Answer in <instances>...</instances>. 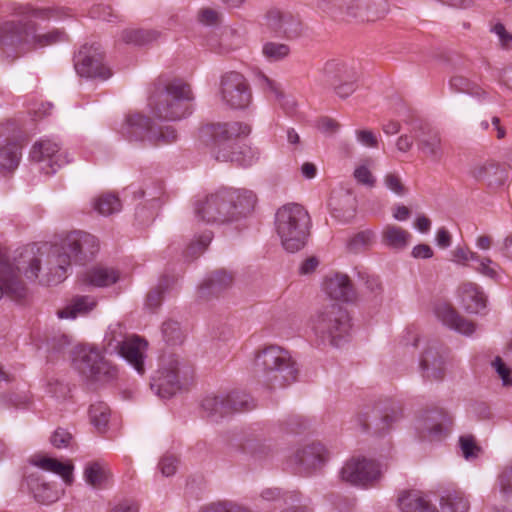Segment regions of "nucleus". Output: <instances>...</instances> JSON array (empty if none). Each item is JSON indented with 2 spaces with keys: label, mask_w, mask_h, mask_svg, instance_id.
I'll list each match as a JSON object with an SVG mask.
<instances>
[{
  "label": "nucleus",
  "mask_w": 512,
  "mask_h": 512,
  "mask_svg": "<svg viewBox=\"0 0 512 512\" xmlns=\"http://www.w3.org/2000/svg\"><path fill=\"white\" fill-rule=\"evenodd\" d=\"M98 247V239L94 235L73 231L65 236L61 244L45 245L38 249L37 254L26 250L13 262L7 255H0V299L4 293L14 299L25 296L20 274L42 285L61 283L66 279L73 260H86L97 252Z\"/></svg>",
  "instance_id": "obj_1"
},
{
  "label": "nucleus",
  "mask_w": 512,
  "mask_h": 512,
  "mask_svg": "<svg viewBox=\"0 0 512 512\" xmlns=\"http://www.w3.org/2000/svg\"><path fill=\"white\" fill-rule=\"evenodd\" d=\"M250 132L248 124L230 121L207 124L200 135L211 140V152L217 160L249 166L259 158V152L245 142Z\"/></svg>",
  "instance_id": "obj_2"
},
{
  "label": "nucleus",
  "mask_w": 512,
  "mask_h": 512,
  "mask_svg": "<svg viewBox=\"0 0 512 512\" xmlns=\"http://www.w3.org/2000/svg\"><path fill=\"white\" fill-rule=\"evenodd\" d=\"M20 14L21 19L8 20L0 24V46L27 52L65 40V34L58 30L39 31L32 21V18L38 17L36 10L25 9Z\"/></svg>",
  "instance_id": "obj_3"
},
{
  "label": "nucleus",
  "mask_w": 512,
  "mask_h": 512,
  "mask_svg": "<svg viewBox=\"0 0 512 512\" xmlns=\"http://www.w3.org/2000/svg\"><path fill=\"white\" fill-rule=\"evenodd\" d=\"M310 217L303 206L287 204L275 215V229L282 247L290 253L301 250L309 236Z\"/></svg>",
  "instance_id": "obj_4"
},
{
  "label": "nucleus",
  "mask_w": 512,
  "mask_h": 512,
  "mask_svg": "<svg viewBox=\"0 0 512 512\" xmlns=\"http://www.w3.org/2000/svg\"><path fill=\"white\" fill-rule=\"evenodd\" d=\"M255 368L263 380L273 387H284L297 379L298 369L290 352L280 346L271 345L259 351L255 357Z\"/></svg>",
  "instance_id": "obj_5"
},
{
  "label": "nucleus",
  "mask_w": 512,
  "mask_h": 512,
  "mask_svg": "<svg viewBox=\"0 0 512 512\" xmlns=\"http://www.w3.org/2000/svg\"><path fill=\"white\" fill-rule=\"evenodd\" d=\"M192 100L190 86L181 80H174L150 98L149 109L156 119L176 121L190 114Z\"/></svg>",
  "instance_id": "obj_6"
},
{
  "label": "nucleus",
  "mask_w": 512,
  "mask_h": 512,
  "mask_svg": "<svg viewBox=\"0 0 512 512\" xmlns=\"http://www.w3.org/2000/svg\"><path fill=\"white\" fill-rule=\"evenodd\" d=\"M308 326L317 341L333 346H338L351 330L347 311L337 304L317 310L310 317Z\"/></svg>",
  "instance_id": "obj_7"
},
{
  "label": "nucleus",
  "mask_w": 512,
  "mask_h": 512,
  "mask_svg": "<svg viewBox=\"0 0 512 512\" xmlns=\"http://www.w3.org/2000/svg\"><path fill=\"white\" fill-rule=\"evenodd\" d=\"M192 373L191 366L177 355L164 354L152 377L151 389L163 399L170 398L189 383Z\"/></svg>",
  "instance_id": "obj_8"
},
{
  "label": "nucleus",
  "mask_w": 512,
  "mask_h": 512,
  "mask_svg": "<svg viewBox=\"0 0 512 512\" xmlns=\"http://www.w3.org/2000/svg\"><path fill=\"white\" fill-rule=\"evenodd\" d=\"M105 341L108 351L120 355L138 374H144L147 341L136 335L126 337L125 329L119 323L109 326Z\"/></svg>",
  "instance_id": "obj_9"
},
{
  "label": "nucleus",
  "mask_w": 512,
  "mask_h": 512,
  "mask_svg": "<svg viewBox=\"0 0 512 512\" xmlns=\"http://www.w3.org/2000/svg\"><path fill=\"white\" fill-rule=\"evenodd\" d=\"M121 133L130 141H140L156 147L172 144L178 138L173 126H156L150 118L141 114L127 117L121 127Z\"/></svg>",
  "instance_id": "obj_10"
},
{
  "label": "nucleus",
  "mask_w": 512,
  "mask_h": 512,
  "mask_svg": "<svg viewBox=\"0 0 512 512\" xmlns=\"http://www.w3.org/2000/svg\"><path fill=\"white\" fill-rule=\"evenodd\" d=\"M255 195L248 190L223 188L214 193L213 205H218V212H211L212 219L225 223L249 212L255 204Z\"/></svg>",
  "instance_id": "obj_11"
},
{
  "label": "nucleus",
  "mask_w": 512,
  "mask_h": 512,
  "mask_svg": "<svg viewBox=\"0 0 512 512\" xmlns=\"http://www.w3.org/2000/svg\"><path fill=\"white\" fill-rule=\"evenodd\" d=\"M74 364L81 374L95 382H108L117 375V369L95 348H79Z\"/></svg>",
  "instance_id": "obj_12"
},
{
  "label": "nucleus",
  "mask_w": 512,
  "mask_h": 512,
  "mask_svg": "<svg viewBox=\"0 0 512 512\" xmlns=\"http://www.w3.org/2000/svg\"><path fill=\"white\" fill-rule=\"evenodd\" d=\"M219 95L221 101L232 109H244L252 100L246 79L237 72H228L221 77Z\"/></svg>",
  "instance_id": "obj_13"
},
{
  "label": "nucleus",
  "mask_w": 512,
  "mask_h": 512,
  "mask_svg": "<svg viewBox=\"0 0 512 512\" xmlns=\"http://www.w3.org/2000/svg\"><path fill=\"white\" fill-rule=\"evenodd\" d=\"M323 76L324 81L342 98L348 97L355 90L354 82L357 79V73L342 62L328 61L323 68Z\"/></svg>",
  "instance_id": "obj_14"
},
{
  "label": "nucleus",
  "mask_w": 512,
  "mask_h": 512,
  "mask_svg": "<svg viewBox=\"0 0 512 512\" xmlns=\"http://www.w3.org/2000/svg\"><path fill=\"white\" fill-rule=\"evenodd\" d=\"M378 464L366 458H352L341 469L342 480L358 486H366L380 477Z\"/></svg>",
  "instance_id": "obj_15"
},
{
  "label": "nucleus",
  "mask_w": 512,
  "mask_h": 512,
  "mask_svg": "<svg viewBox=\"0 0 512 512\" xmlns=\"http://www.w3.org/2000/svg\"><path fill=\"white\" fill-rule=\"evenodd\" d=\"M75 69L80 76L106 80L110 69L103 63V55L96 48L83 47L75 58Z\"/></svg>",
  "instance_id": "obj_16"
},
{
  "label": "nucleus",
  "mask_w": 512,
  "mask_h": 512,
  "mask_svg": "<svg viewBox=\"0 0 512 512\" xmlns=\"http://www.w3.org/2000/svg\"><path fill=\"white\" fill-rule=\"evenodd\" d=\"M329 457V453L323 444L313 442L298 448L291 461L305 471H313L322 466Z\"/></svg>",
  "instance_id": "obj_17"
},
{
  "label": "nucleus",
  "mask_w": 512,
  "mask_h": 512,
  "mask_svg": "<svg viewBox=\"0 0 512 512\" xmlns=\"http://www.w3.org/2000/svg\"><path fill=\"white\" fill-rule=\"evenodd\" d=\"M31 158L36 162H47L54 173L57 168L69 162L67 155L60 152L57 142L47 139L36 142L31 150ZM50 173V171H47Z\"/></svg>",
  "instance_id": "obj_18"
},
{
  "label": "nucleus",
  "mask_w": 512,
  "mask_h": 512,
  "mask_svg": "<svg viewBox=\"0 0 512 512\" xmlns=\"http://www.w3.org/2000/svg\"><path fill=\"white\" fill-rule=\"evenodd\" d=\"M267 26L276 36L294 39L301 35L302 26L298 19L290 13L271 10L266 16Z\"/></svg>",
  "instance_id": "obj_19"
},
{
  "label": "nucleus",
  "mask_w": 512,
  "mask_h": 512,
  "mask_svg": "<svg viewBox=\"0 0 512 512\" xmlns=\"http://www.w3.org/2000/svg\"><path fill=\"white\" fill-rule=\"evenodd\" d=\"M26 484L34 498L43 504L56 502L64 491L46 482L39 472H31L26 477Z\"/></svg>",
  "instance_id": "obj_20"
},
{
  "label": "nucleus",
  "mask_w": 512,
  "mask_h": 512,
  "mask_svg": "<svg viewBox=\"0 0 512 512\" xmlns=\"http://www.w3.org/2000/svg\"><path fill=\"white\" fill-rule=\"evenodd\" d=\"M451 424V419L444 414L428 413L419 420L418 428L424 437L439 440L447 435Z\"/></svg>",
  "instance_id": "obj_21"
},
{
  "label": "nucleus",
  "mask_w": 512,
  "mask_h": 512,
  "mask_svg": "<svg viewBox=\"0 0 512 512\" xmlns=\"http://www.w3.org/2000/svg\"><path fill=\"white\" fill-rule=\"evenodd\" d=\"M389 12L386 0H350L347 6V14L352 17H364L378 19Z\"/></svg>",
  "instance_id": "obj_22"
},
{
  "label": "nucleus",
  "mask_w": 512,
  "mask_h": 512,
  "mask_svg": "<svg viewBox=\"0 0 512 512\" xmlns=\"http://www.w3.org/2000/svg\"><path fill=\"white\" fill-rule=\"evenodd\" d=\"M435 315L444 325L463 335L469 336L475 331V325L461 317L447 303L438 304L435 307Z\"/></svg>",
  "instance_id": "obj_23"
},
{
  "label": "nucleus",
  "mask_w": 512,
  "mask_h": 512,
  "mask_svg": "<svg viewBox=\"0 0 512 512\" xmlns=\"http://www.w3.org/2000/svg\"><path fill=\"white\" fill-rule=\"evenodd\" d=\"M30 463L43 471L59 475L66 485H71L73 482L74 467L70 462L64 463L47 455L38 454L31 457Z\"/></svg>",
  "instance_id": "obj_24"
},
{
  "label": "nucleus",
  "mask_w": 512,
  "mask_h": 512,
  "mask_svg": "<svg viewBox=\"0 0 512 512\" xmlns=\"http://www.w3.org/2000/svg\"><path fill=\"white\" fill-rule=\"evenodd\" d=\"M461 303L469 313H479L486 307L487 298L482 288L473 282H467L459 288Z\"/></svg>",
  "instance_id": "obj_25"
},
{
  "label": "nucleus",
  "mask_w": 512,
  "mask_h": 512,
  "mask_svg": "<svg viewBox=\"0 0 512 512\" xmlns=\"http://www.w3.org/2000/svg\"><path fill=\"white\" fill-rule=\"evenodd\" d=\"M324 290L329 297L348 302L353 298V288L348 276L335 274L328 277L324 283Z\"/></svg>",
  "instance_id": "obj_26"
},
{
  "label": "nucleus",
  "mask_w": 512,
  "mask_h": 512,
  "mask_svg": "<svg viewBox=\"0 0 512 512\" xmlns=\"http://www.w3.org/2000/svg\"><path fill=\"white\" fill-rule=\"evenodd\" d=\"M417 146L420 152L434 162H439L443 156L442 139L438 131L423 132L417 138Z\"/></svg>",
  "instance_id": "obj_27"
},
{
  "label": "nucleus",
  "mask_w": 512,
  "mask_h": 512,
  "mask_svg": "<svg viewBox=\"0 0 512 512\" xmlns=\"http://www.w3.org/2000/svg\"><path fill=\"white\" fill-rule=\"evenodd\" d=\"M398 507L401 512H438L417 490L402 492L398 497Z\"/></svg>",
  "instance_id": "obj_28"
},
{
  "label": "nucleus",
  "mask_w": 512,
  "mask_h": 512,
  "mask_svg": "<svg viewBox=\"0 0 512 512\" xmlns=\"http://www.w3.org/2000/svg\"><path fill=\"white\" fill-rule=\"evenodd\" d=\"M80 279L86 285L105 287L117 282L119 275L118 272L112 268L97 266L86 270Z\"/></svg>",
  "instance_id": "obj_29"
},
{
  "label": "nucleus",
  "mask_w": 512,
  "mask_h": 512,
  "mask_svg": "<svg viewBox=\"0 0 512 512\" xmlns=\"http://www.w3.org/2000/svg\"><path fill=\"white\" fill-rule=\"evenodd\" d=\"M411 238L410 232L393 224L386 225L382 231L383 243L395 250L405 249L409 245Z\"/></svg>",
  "instance_id": "obj_30"
},
{
  "label": "nucleus",
  "mask_w": 512,
  "mask_h": 512,
  "mask_svg": "<svg viewBox=\"0 0 512 512\" xmlns=\"http://www.w3.org/2000/svg\"><path fill=\"white\" fill-rule=\"evenodd\" d=\"M472 269L481 276L494 282H500L503 279L504 270L501 265L494 261L490 256L478 254Z\"/></svg>",
  "instance_id": "obj_31"
},
{
  "label": "nucleus",
  "mask_w": 512,
  "mask_h": 512,
  "mask_svg": "<svg viewBox=\"0 0 512 512\" xmlns=\"http://www.w3.org/2000/svg\"><path fill=\"white\" fill-rule=\"evenodd\" d=\"M442 361L438 357V353L430 348L420 359V367L423 375L429 380H441L444 377V370L441 367Z\"/></svg>",
  "instance_id": "obj_32"
},
{
  "label": "nucleus",
  "mask_w": 512,
  "mask_h": 512,
  "mask_svg": "<svg viewBox=\"0 0 512 512\" xmlns=\"http://www.w3.org/2000/svg\"><path fill=\"white\" fill-rule=\"evenodd\" d=\"M449 87L456 93H465L479 100H485L488 97L482 87L463 75H453L449 80Z\"/></svg>",
  "instance_id": "obj_33"
},
{
  "label": "nucleus",
  "mask_w": 512,
  "mask_h": 512,
  "mask_svg": "<svg viewBox=\"0 0 512 512\" xmlns=\"http://www.w3.org/2000/svg\"><path fill=\"white\" fill-rule=\"evenodd\" d=\"M442 512H467L470 504L465 495L456 490H446L440 497Z\"/></svg>",
  "instance_id": "obj_34"
},
{
  "label": "nucleus",
  "mask_w": 512,
  "mask_h": 512,
  "mask_svg": "<svg viewBox=\"0 0 512 512\" xmlns=\"http://www.w3.org/2000/svg\"><path fill=\"white\" fill-rule=\"evenodd\" d=\"M96 301L89 296L75 298L65 308L59 310L57 315L61 319H75L79 315H84L94 309Z\"/></svg>",
  "instance_id": "obj_35"
},
{
  "label": "nucleus",
  "mask_w": 512,
  "mask_h": 512,
  "mask_svg": "<svg viewBox=\"0 0 512 512\" xmlns=\"http://www.w3.org/2000/svg\"><path fill=\"white\" fill-rule=\"evenodd\" d=\"M110 478L107 466L102 462L88 463L84 469V479L92 487L104 486Z\"/></svg>",
  "instance_id": "obj_36"
},
{
  "label": "nucleus",
  "mask_w": 512,
  "mask_h": 512,
  "mask_svg": "<svg viewBox=\"0 0 512 512\" xmlns=\"http://www.w3.org/2000/svg\"><path fill=\"white\" fill-rule=\"evenodd\" d=\"M201 407L208 417L217 418L226 415L231 409H237L231 407L230 399H224L223 397L209 395L206 396L202 402Z\"/></svg>",
  "instance_id": "obj_37"
},
{
  "label": "nucleus",
  "mask_w": 512,
  "mask_h": 512,
  "mask_svg": "<svg viewBox=\"0 0 512 512\" xmlns=\"http://www.w3.org/2000/svg\"><path fill=\"white\" fill-rule=\"evenodd\" d=\"M161 36L157 30L125 29L121 33V40L126 44L145 45L156 41Z\"/></svg>",
  "instance_id": "obj_38"
},
{
  "label": "nucleus",
  "mask_w": 512,
  "mask_h": 512,
  "mask_svg": "<svg viewBox=\"0 0 512 512\" xmlns=\"http://www.w3.org/2000/svg\"><path fill=\"white\" fill-rule=\"evenodd\" d=\"M20 147L16 143H8L0 147V169L11 171L14 170L20 161Z\"/></svg>",
  "instance_id": "obj_39"
},
{
  "label": "nucleus",
  "mask_w": 512,
  "mask_h": 512,
  "mask_svg": "<svg viewBox=\"0 0 512 512\" xmlns=\"http://www.w3.org/2000/svg\"><path fill=\"white\" fill-rule=\"evenodd\" d=\"M89 416L92 425L99 432H104L110 419V409L106 403L97 402L90 406Z\"/></svg>",
  "instance_id": "obj_40"
},
{
  "label": "nucleus",
  "mask_w": 512,
  "mask_h": 512,
  "mask_svg": "<svg viewBox=\"0 0 512 512\" xmlns=\"http://www.w3.org/2000/svg\"><path fill=\"white\" fill-rule=\"evenodd\" d=\"M93 206L99 214L104 216L119 212L121 209L119 198L110 193L103 194L95 199Z\"/></svg>",
  "instance_id": "obj_41"
},
{
  "label": "nucleus",
  "mask_w": 512,
  "mask_h": 512,
  "mask_svg": "<svg viewBox=\"0 0 512 512\" xmlns=\"http://www.w3.org/2000/svg\"><path fill=\"white\" fill-rule=\"evenodd\" d=\"M290 52V47L284 43L266 42L262 46V54L269 62L282 61Z\"/></svg>",
  "instance_id": "obj_42"
},
{
  "label": "nucleus",
  "mask_w": 512,
  "mask_h": 512,
  "mask_svg": "<svg viewBox=\"0 0 512 512\" xmlns=\"http://www.w3.org/2000/svg\"><path fill=\"white\" fill-rule=\"evenodd\" d=\"M214 199V194H211L207 196L204 200H199L195 204V214L196 217L200 220L206 222V223H219L218 219H212L211 218V212H218L220 210L218 205H213L212 207V201Z\"/></svg>",
  "instance_id": "obj_43"
},
{
  "label": "nucleus",
  "mask_w": 512,
  "mask_h": 512,
  "mask_svg": "<svg viewBox=\"0 0 512 512\" xmlns=\"http://www.w3.org/2000/svg\"><path fill=\"white\" fill-rule=\"evenodd\" d=\"M501 500L512 505V464L504 467L498 478Z\"/></svg>",
  "instance_id": "obj_44"
},
{
  "label": "nucleus",
  "mask_w": 512,
  "mask_h": 512,
  "mask_svg": "<svg viewBox=\"0 0 512 512\" xmlns=\"http://www.w3.org/2000/svg\"><path fill=\"white\" fill-rule=\"evenodd\" d=\"M199 512H250L247 508L233 502H216L205 505Z\"/></svg>",
  "instance_id": "obj_45"
},
{
  "label": "nucleus",
  "mask_w": 512,
  "mask_h": 512,
  "mask_svg": "<svg viewBox=\"0 0 512 512\" xmlns=\"http://www.w3.org/2000/svg\"><path fill=\"white\" fill-rule=\"evenodd\" d=\"M460 449L465 459L476 458L480 448L476 445L475 439L471 435H464L459 438Z\"/></svg>",
  "instance_id": "obj_46"
},
{
  "label": "nucleus",
  "mask_w": 512,
  "mask_h": 512,
  "mask_svg": "<svg viewBox=\"0 0 512 512\" xmlns=\"http://www.w3.org/2000/svg\"><path fill=\"white\" fill-rule=\"evenodd\" d=\"M495 162L486 161L483 163H478L474 165L471 169V175L477 179L486 181L488 185H490V179L493 174Z\"/></svg>",
  "instance_id": "obj_47"
},
{
  "label": "nucleus",
  "mask_w": 512,
  "mask_h": 512,
  "mask_svg": "<svg viewBox=\"0 0 512 512\" xmlns=\"http://www.w3.org/2000/svg\"><path fill=\"white\" fill-rule=\"evenodd\" d=\"M492 367L495 369L498 377L502 381V385L505 387L512 386V371L511 368L503 362L500 357H496L492 361Z\"/></svg>",
  "instance_id": "obj_48"
},
{
  "label": "nucleus",
  "mask_w": 512,
  "mask_h": 512,
  "mask_svg": "<svg viewBox=\"0 0 512 512\" xmlns=\"http://www.w3.org/2000/svg\"><path fill=\"white\" fill-rule=\"evenodd\" d=\"M478 253L464 247H457L452 252V261L459 265H467L469 261L475 262Z\"/></svg>",
  "instance_id": "obj_49"
},
{
  "label": "nucleus",
  "mask_w": 512,
  "mask_h": 512,
  "mask_svg": "<svg viewBox=\"0 0 512 512\" xmlns=\"http://www.w3.org/2000/svg\"><path fill=\"white\" fill-rule=\"evenodd\" d=\"M384 184L387 189L398 196L406 193V188L402 183L401 177L396 173H387L384 176Z\"/></svg>",
  "instance_id": "obj_50"
},
{
  "label": "nucleus",
  "mask_w": 512,
  "mask_h": 512,
  "mask_svg": "<svg viewBox=\"0 0 512 512\" xmlns=\"http://www.w3.org/2000/svg\"><path fill=\"white\" fill-rule=\"evenodd\" d=\"M162 333L167 342L175 343L181 339V330L179 324L174 321L164 322L162 325Z\"/></svg>",
  "instance_id": "obj_51"
},
{
  "label": "nucleus",
  "mask_w": 512,
  "mask_h": 512,
  "mask_svg": "<svg viewBox=\"0 0 512 512\" xmlns=\"http://www.w3.org/2000/svg\"><path fill=\"white\" fill-rule=\"evenodd\" d=\"M354 177L358 183L373 187L375 184V178L372 175L368 164H361L356 167L354 171Z\"/></svg>",
  "instance_id": "obj_52"
},
{
  "label": "nucleus",
  "mask_w": 512,
  "mask_h": 512,
  "mask_svg": "<svg viewBox=\"0 0 512 512\" xmlns=\"http://www.w3.org/2000/svg\"><path fill=\"white\" fill-rule=\"evenodd\" d=\"M258 84L263 89L264 92L273 94L276 98L282 97V92L280 89L279 84L274 81L273 79H270L268 76L260 73L257 77Z\"/></svg>",
  "instance_id": "obj_53"
},
{
  "label": "nucleus",
  "mask_w": 512,
  "mask_h": 512,
  "mask_svg": "<svg viewBox=\"0 0 512 512\" xmlns=\"http://www.w3.org/2000/svg\"><path fill=\"white\" fill-rule=\"evenodd\" d=\"M509 180V172L505 167H502L495 163L493 174L490 179L491 187H502L508 183Z\"/></svg>",
  "instance_id": "obj_54"
},
{
  "label": "nucleus",
  "mask_w": 512,
  "mask_h": 512,
  "mask_svg": "<svg viewBox=\"0 0 512 512\" xmlns=\"http://www.w3.org/2000/svg\"><path fill=\"white\" fill-rule=\"evenodd\" d=\"M491 31L498 37L503 48H512V32L508 31L502 23L495 24Z\"/></svg>",
  "instance_id": "obj_55"
},
{
  "label": "nucleus",
  "mask_w": 512,
  "mask_h": 512,
  "mask_svg": "<svg viewBox=\"0 0 512 512\" xmlns=\"http://www.w3.org/2000/svg\"><path fill=\"white\" fill-rule=\"evenodd\" d=\"M71 441L72 435L65 429H57L51 437L52 445L59 449L68 447Z\"/></svg>",
  "instance_id": "obj_56"
},
{
  "label": "nucleus",
  "mask_w": 512,
  "mask_h": 512,
  "mask_svg": "<svg viewBox=\"0 0 512 512\" xmlns=\"http://www.w3.org/2000/svg\"><path fill=\"white\" fill-rule=\"evenodd\" d=\"M209 281L212 289H222L232 283V276L225 271H218Z\"/></svg>",
  "instance_id": "obj_57"
},
{
  "label": "nucleus",
  "mask_w": 512,
  "mask_h": 512,
  "mask_svg": "<svg viewBox=\"0 0 512 512\" xmlns=\"http://www.w3.org/2000/svg\"><path fill=\"white\" fill-rule=\"evenodd\" d=\"M356 139L361 145L365 147L374 148L378 145L377 137L370 130L356 131Z\"/></svg>",
  "instance_id": "obj_58"
},
{
  "label": "nucleus",
  "mask_w": 512,
  "mask_h": 512,
  "mask_svg": "<svg viewBox=\"0 0 512 512\" xmlns=\"http://www.w3.org/2000/svg\"><path fill=\"white\" fill-rule=\"evenodd\" d=\"M159 468L164 476H171L176 472L177 459L173 456H164L159 463Z\"/></svg>",
  "instance_id": "obj_59"
},
{
  "label": "nucleus",
  "mask_w": 512,
  "mask_h": 512,
  "mask_svg": "<svg viewBox=\"0 0 512 512\" xmlns=\"http://www.w3.org/2000/svg\"><path fill=\"white\" fill-rule=\"evenodd\" d=\"M47 393L57 399L64 398L68 393V387L67 385L56 380L54 382L48 383Z\"/></svg>",
  "instance_id": "obj_60"
},
{
  "label": "nucleus",
  "mask_w": 512,
  "mask_h": 512,
  "mask_svg": "<svg viewBox=\"0 0 512 512\" xmlns=\"http://www.w3.org/2000/svg\"><path fill=\"white\" fill-rule=\"evenodd\" d=\"M411 215L408 207L397 204L392 209V216L395 220L403 222L406 221Z\"/></svg>",
  "instance_id": "obj_61"
},
{
  "label": "nucleus",
  "mask_w": 512,
  "mask_h": 512,
  "mask_svg": "<svg viewBox=\"0 0 512 512\" xmlns=\"http://www.w3.org/2000/svg\"><path fill=\"white\" fill-rule=\"evenodd\" d=\"M412 256L414 258L427 259L433 256V251L430 246L426 244H419L413 248Z\"/></svg>",
  "instance_id": "obj_62"
},
{
  "label": "nucleus",
  "mask_w": 512,
  "mask_h": 512,
  "mask_svg": "<svg viewBox=\"0 0 512 512\" xmlns=\"http://www.w3.org/2000/svg\"><path fill=\"white\" fill-rule=\"evenodd\" d=\"M493 245V238L489 235H479L475 239V246L481 251H488Z\"/></svg>",
  "instance_id": "obj_63"
},
{
  "label": "nucleus",
  "mask_w": 512,
  "mask_h": 512,
  "mask_svg": "<svg viewBox=\"0 0 512 512\" xmlns=\"http://www.w3.org/2000/svg\"><path fill=\"white\" fill-rule=\"evenodd\" d=\"M111 512H138V506L133 502L123 501L115 505Z\"/></svg>",
  "instance_id": "obj_64"
}]
</instances>
